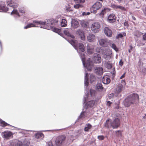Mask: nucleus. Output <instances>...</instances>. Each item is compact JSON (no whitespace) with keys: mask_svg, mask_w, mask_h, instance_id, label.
<instances>
[{"mask_svg":"<svg viewBox=\"0 0 146 146\" xmlns=\"http://www.w3.org/2000/svg\"><path fill=\"white\" fill-rule=\"evenodd\" d=\"M90 96L88 94V91L87 89L85 90V95L84 96L83 102L84 104L88 100Z\"/></svg>","mask_w":146,"mask_h":146,"instance_id":"obj_24","label":"nucleus"},{"mask_svg":"<svg viewBox=\"0 0 146 146\" xmlns=\"http://www.w3.org/2000/svg\"><path fill=\"white\" fill-rule=\"evenodd\" d=\"M99 44L101 46L106 47L108 45V42L107 39L106 38H102L98 41Z\"/></svg>","mask_w":146,"mask_h":146,"instance_id":"obj_10","label":"nucleus"},{"mask_svg":"<svg viewBox=\"0 0 146 146\" xmlns=\"http://www.w3.org/2000/svg\"><path fill=\"white\" fill-rule=\"evenodd\" d=\"M64 34L68 36H69L70 35V34L68 29H65L64 31Z\"/></svg>","mask_w":146,"mask_h":146,"instance_id":"obj_40","label":"nucleus"},{"mask_svg":"<svg viewBox=\"0 0 146 146\" xmlns=\"http://www.w3.org/2000/svg\"><path fill=\"white\" fill-rule=\"evenodd\" d=\"M108 9L107 8H104L101 11V14L102 15H104V14L106 13V10Z\"/></svg>","mask_w":146,"mask_h":146,"instance_id":"obj_46","label":"nucleus"},{"mask_svg":"<svg viewBox=\"0 0 146 146\" xmlns=\"http://www.w3.org/2000/svg\"><path fill=\"white\" fill-rule=\"evenodd\" d=\"M8 10V8L5 6V3L3 2H1L0 3V11L7 12Z\"/></svg>","mask_w":146,"mask_h":146,"instance_id":"obj_14","label":"nucleus"},{"mask_svg":"<svg viewBox=\"0 0 146 146\" xmlns=\"http://www.w3.org/2000/svg\"><path fill=\"white\" fill-rule=\"evenodd\" d=\"M143 118L144 119L146 118V113L145 114V115L143 117Z\"/></svg>","mask_w":146,"mask_h":146,"instance_id":"obj_64","label":"nucleus"},{"mask_svg":"<svg viewBox=\"0 0 146 146\" xmlns=\"http://www.w3.org/2000/svg\"><path fill=\"white\" fill-rule=\"evenodd\" d=\"M128 25V24L126 22H125L124 23V25L125 26L127 25Z\"/></svg>","mask_w":146,"mask_h":146,"instance_id":"obj_61","label":"nucleus"},{"mask_svg":"<svg viewBox=\"0 0 146 146\" xmlns=\"http://www.w3.org/2000/svg\"><path fill=\"white\" fill-rule=\"evenodd\" d=\"M82 14L83 16L87 15V14H86V13L85 12H82Z\"/></svg>","mask_w":146,"mask_h":146,"instance_id":"obj_58","label":"nucleus"},{"mask_svg":"<svg viewBox=\"0 0 146 146\" xmlns=\"http://www.w3.org/2000/svg\"><path fill=\"white\" fill-rule=\"evenodd\" d=\"M108 21L110 23L114 22L115 20L114 14H110L108 17Z\"/></svg>","mask_w":146,"mask_h":146,"instance_id":"obj_18","label":"nucleus"},{"mask_svg":"<svg viewBox=\"0 0 146 146\" xmlns=\"http://www.w3.org/2000/svg\"><path fill=\"white\" fill-rule=\"evenodd\" d=\"M143 39L144 40H146V33H145L143 36Z\"/></svg>","mask_w":146,"mask_h":146,"instance_id":"obj_52","label":"nucleus"},{"mask_svg":"<svg viewBox=\"0 0 146 146\" xmlns=\"http://www.w3.org/2000/svg\"><path fill=\"white\" fill-rule=\"evenodd\" d=\"M111 127L113 129H117L120 125L119 119L118 118H115L113 121H111Z\"/></svg>","mask_w":146,"mask_h":146,"instance_id":"obj_8","label":"nucleus"},{"mask_svg":"<svg viewBox=\"0 0 146 146\" xmlns=\"http://www.w3.org/2000/svg\"><path fill=\"white\" fill-rule=\"evenodd\" d=\"M96 87L98 89H102L103 88L102 84L100 83H98L96 85Z\"/></svg>","mask_w":146,"mask_h":146,"instance_id":"obj_39","label":"nucleus"},{"mask_svg":"<svg viewBox=\"0 0 146 146\" xmlns=\"http://www.w3.org/2000/svg\"><path fill=\"white\" fill-rule=\"evenodd\" d=\"M123 89V85L121 84H119L116 88V93L119 94L120 93Z\"/></svg>","mask_w":146,"mask_h":146,"instance_id":"obj_26","label":"nucleus"},{"mask_svg":"<svg viewBox=\"0 0 146 146\" xmlns=\"http://www.w3.org/2000/svg\"><path fill=\"white\" fill-rule=\"evenodd\" d=\"M100 27V23L98 22H96L92 24L91 28L93 32L96 33L99 31Z\"/></svg>","mask_w":146,"mask_h":146,"instance_id":"obj_6","label":"nucleus"},{"mask_svg":"<svg viewBox=\"0 0 146 146\" xmlns=\"http://www.w3.org/2000/svg\"><path fill=\"white\" fill-rule=\"evenodd\" d=\"M70 36L72 38H74V35H71L70 34Z\"/></svg>","mask_w":146,"mask_h":146,"instance_id":"obj_62","label":"nucleus"},{"mask_svg":"<svg viewBox=\"0 0 146 146\" xmlns=\"http://www.w3.org/2000/svg\"><path fill=\"white\" fill-rule=\"evenodd\" d=\"M118 9H119L122 10H125L124 7L120 5H118Z\"/></svg>","mask_w":146,"mask_h":146,"instance_id":"obj_48","label":"nucleus"},{"mask_svg":"<svg viewBox=\"0 0 146 146\" xmlns=\"http://www.w3.org/2000/svg\"><path fill=\"white\" fill-rule=\"evenodd\" d=\"M105 126L108 128H109L111 127V121H110V119H108L106 120L104 124Z\"/></svg>","mask_w":146,"mask_h":146,"instance_id":"obj_28","label":"nucleus"},{"mask_svg":"<svg viewBox=\"0 0 146 146\" xmlns=\"http://www.w3.org/2000/svg\"><path fill=\"white\" fill-rule=\"evenodd\" d=\"M144 12L145 14L146 15V8L145 9V11H144Z\"/></svg>","mask_w":146,"mask_h":146,"instance_id":"obj_63","label":"nucleus"},{"mask_svg":"<svg viewBox=\"0 0 146 146\" xmlns=\"http://www.w3.org/2000/svg\"><path fill=\"white\" fill-rule=\"evenodd\" d=\"M95 72L97 75H101L104 72L103 69L100 66H96L95 67Z\"/></svg>","mask_w":146,"mask_h":146,"instance_id":"obj_12","label":"nucleus"},{"mask_svg":"<svg viewBox=\"0 0 146 146\" xmlns=\"http://www.w3.org/2000/svg\"><path fill=\"white\" fill-rule=\"evenodd\" d=\"M66 138L65 136L64 135H61L58 136L56 140V143L57 145L60 146L65 141Z\"/></svg>","mask_w":146,"mask_h":146,"instance_id":"obj_9","label":"nucleus"},{"mask_svg":"<svg viewBox=\"0 0 146 146\" xmlns=\"http://www.w3.org/2000/svg\"><path fill=\"white\" fill-rule=\"evenodd\" d=\"M112 54V52L110 49L106 50H105V52L102 53L103 54H106V55L109 56L110 57H111Z\"/></svg>","mask_w":146,"mask_h":146,"instance_id":"obj_30","label":"nucleus"},{"mask_svg":"<svg viewBox=\"0 0 146 146\" xmlns=\"http://www.w3.org/2000/svg\"><path fill=\"white\" fill-rule=\"evenodd\" d=\"M102 3L97 1L90 8L91 13H96L97 11L101 8L102 7Z\"/></svg>","mask_w":146,"mask_h":146,"instance_id":"obj_5","label":"nucleus"},{"mask_svg":"<svg viewBox=\"0 0 146 146\" xmlns=\"http://www.w3.org/2000/svg\"><path fill=\"white\" fill-rule=\"evenodd\" d=\"M90 91L91 97L92 98H94L95 96V91L92 89H90Z\"/></svg>","mask_w":146,"mask_h":146,"instance_id":"obj_34","label":"nucleus"},{"mask_svg":"<svg viewBox=\"0 0 146 146\" xmlns=\"http://www.w3.org/2000/svg\"><path fill=\"white\" fill-rule=\"evenodd\" d=\"M116 135L117 136H120L121 135V131L120 130H118L115 131Z\"/></svg>","mask_w":146,"mask_h":146,"instance_id":"obj_44","label":"nucleus"},{"mask_svg":"<svg viewBox=\"0 0 146 146\" xmlns=\"http://www.w3.org/2000/svg\"><path fill=\"white\" fill-rule=\"evenodd\" d=\"M88 76V73H86L84 78V84L85 86H86V89L87 88V87L89 84Z\"/></svg>","mask_w":146,"mask_h":146,"instance_id":"obj_27","label":"nucleus"},{"mask_svg":"<svg viewBox=\"0 0 146 146\" xmlns=\"http://www.w3.org/2000/svg\"><path fill=\"white\" fill-rule=\"evenodd\" d=\"M96 102V101L94 100L89 101L86 103L85 108L87 109L89 108L93 107Z\"/></svg>","mask_w":146,"mask_h":146,"instance_id":"obj_11","label":"nucleus"},{"mask_svg":"<svg viewBox=\"0 0 146 146\" xmlns=\"http://www.w3.org/2000/svg\"><path fill=\"white\" fill-rule=\"evenodd\" d=\"M96 80V78L93 75H90V80L91 82L94 81Z\"/></svg>","mask_w":146,"mask_h":146,"instance_id":"obj_38","label":"nucleus"},{"mask_svg":"<svg viewBox=\"0 0 146 146\" xmlns=\"http://www.w3.org/2000/svg\"><path fill=\"white\" fill-rule=\"evenodd\" d=\"M114 96V94L113 93L110 94L109 95L108 97L109 99H111Z\"/></svg>","mask_w":146,"mask_h":146,"instance_id":"obj_49","label":"nucleus"},{"mask_svg":"<svg viewBox=\"0 0 146 146\" xmlns=\"http://www.w3.org/2000/svg\"><path fill=\"white\" fill-rule=\"evenodd\" d=\"M98 138L99 140H102L104 139L105 137L103 135H99L98 136Z\"/></svg>","mask_w":146,"mask_h":146,"instance_id":"obj_45","label":"nucleus"},{"mask_svg":"<svg viewBox=\"0 0 146 146\" xmlns=\"http://www.w3.org/2000/svg\"><path fill=\"white\" fill-rule=\"evenodd\" d=\"M67 22L65 19H62L60 22V25L62 27H64L66 26Z\"/></svg>","mask_w":146,"mask_h":146,"instance_id":"obj_29","label":"nucleus"},{"mask_svg":"<svg viewBox=\"0 0 146 146\" xmlns=\"http://www.w3.org/2000/svg\"><path fill=\"white\" fill-rule=\"evenodd\" d=\"M35 138L38 139V141H40L43 139L44 137V135L41 133H37L35 135Z\"/></svg>","mask_w":146,"mask_h":146,"instance_id":"obj_19","label":"nucleus"},{"mask_svg":"<svg viewBox=\"0 0 146 146\" xmlns=\"http://www.w3.org/2000/svg\"><path fill=\"white\" fill-rule=\"evenodd\" d=\"M118 5H117L115 4H112L111 5V7L114 9H117Z\"/></svg>","mask_w":146,"mask_h":146,"instance_id":"obj_47","label":"nucleus"},{"mask_svg":"<svg viewBox=\"0 0 146 146\" xmlns=\"http://www.w3.org/2000/svg\"><path fill=\"white\" fill-rule=\"evenodd\" d=\"M92 127V125L91 124L89 123L86 124L85 125V127L84 129V130L85 131H87L89 130Z\"/></svg>","mask_w":146,"mask_h":146,"instance_id":"obj_31","label":"nucleus"},{"mask_svg":"<svg viewBox=\"0 0 146 146\" xmlns=\"http://www.w3.org/2000/svg\"><path fill=\"white\" fill-rule=\"evenodd\" d=\"M139 100V96L137 94H132L127 97L124 101V104L126 107H129L134 104Z\"/></svg>","mask_w":146,"mask_h":146,"instance_id":"obj_3","label":"nucleus"},{"mask_svg":"<svg viewBox=\"0 0 146 146\" xmlns=\"http://www.w3.org/2000/svg\"><path fill=\"white\" fill-rule=\"evenodd\" d=\"M75 1H78V2L84 3L85 2L84 0H74Z\"/></svg>","mask_w":146,"mask_h":146,"instance_id":"obj_53","label":"nucleus"},{"mask_svg":"<svg viewBox=\"0 0 146 146\" xmlns=\"http://www.w3.org/2000/svg\"><path fill=\"white\" fill-rule=\"evenodd\" d=\"M123 61H122V60L121 59V60H120V61L119 62V66H121L123 65Z\"/></svg>","mask_w":146,"mask_h":146,"instance_id":"obj_51","label":"nucleus"},{"mask_svg":"<svg viewBox=\"0 0 146 146\" xmlns=\"http://www.w3.org/2000/svg\"><path fill=\"white\" fill-rule=\"evenodd\" d=\"M130 49H129L128 51L129 53L131 52V50H132L133 48V47L131 45H130L129 46Z\"/></svg>","mask_w":146,"mask_h":146,"instance_id":"obj_54","label":"nucleus"},{"mask_svg":"<svg viewBox=\"0 0 146 146\" xmlns=\"http://www.w3.org/2000/svg\"><path fill=\"white\" fill-rule=\"evenodd\" d=\"M105 66L108 69H110L112 68V65L111 64L107 62L105 64Z\"/></svg>","mask_w":146,"mask_h":146,"instance_id":"obj_36","label":"nucleus"},{"mask_svg":"<svg viewBox=\"0 0 146 146\" xmlns=\"http://www.w3.org/2000/svg\"><path fill=\"white\" fill-rule=\"evenodd\" d=\"M112 104V102L110 101H108L107 103V105L108 106L110 107L111 106V104Z\"/></svg>","mask_w":146,"mask_h":146,"instance_id":"obj_50","label":"nucleus"},{"mask_svg":"<svg viewBox=\"0 0 146 146\" xmlns=\"http://www.w3.org/2000/svg\"><path fill=\"white\" fill-rule=\"evenodd\" d=\"M125 73H124V74L122 75L120 77V78L121 79H122L123 78H124L125 76Z\"/></svg>","mask_w":146,"mask_h":146,"instance_id":"obj_56","label":"nucleus"},{"mask_svg":"<svg viewBox=\"0 0 146 146\" xmlns=\"http://www.w3.org/2000/svg\"><path fill=\"white\" fill-rule=\"evenodd\" d=\"M74 7L76 9H78L80 7H82V5L79 4H76L74 6Z\"/></svg>","mask_w":146,"mask_h":146,"instance_id":"obj_41","label":"nucleus"},{"mask_svg":"<svg viewBox=\"0 0 146 146\" xmlns=\"http://www.w3.org/2000/svg\"><path fill=\"white\" fill-rule=\"evenodd\" d=\"M76 33L79 35L81 39L84 40L85 39V36H84V33L83 31L81 30H78L76 32Z\"/></svg>","mask_w":146,"mask_h":146,"instance_id":"obj_21","label":"nucleus"},{"mask_svg":"<svg viewBox=\"0 0 146 146\" xmlns=\"http://www.w3.org/2000/svg\"><path fill=\"white\" fill-rule=\"evenodd\" d=\"M126 35V34L125 33H119L116 36V38L117 39H118L119 38H122L123 36Z\"/></svg>","mask_w":146,"mask_h":146,"instance_id":"obj_33","label":"nucleus"},{"mask_svg":"<svg viewBox=\"0 0 146 146\" xmlns=\"http://www.w3.org/2000/svg\"><path fill=\"white\" fill-rule=\"evenodd\" d=\"M87 51L89 54H92L94 51L93 46L91 45H88L87 46Z\"/></svg>","mask_w":146,"mask_h":146,"instance_id":"obj_22","label":"nucleus"},{"mask_svg":"<svg viewBox=\"0 0 146 146\" xmlns=\"http://www.w3.org/2000/svg\"><path fill=\"white\" fill-rule=\"evenodd\" d=\"M71 25L72 27L75 29L78 27L79 25V23L77 20L75 19H72Z\"/></svg>","mask_w":146,"mask_h":146,"instance_id":"obj_20","label":"nucleus"},{"mask_svg":"<svg viewBox=\"0 0 146 146\" xmlns=\"http://www.w3.org/2000/svg\"><path fill=\"white\" fill-rule=\"evenodd\" d=\"M0 121L1 123V125L3 127H5L7 125L11 126L9 124L2 120L1 119H0Z\"/></svg>","mask_w":146,"mask_h":146,"instance_id":"obj_32","label":"nucleus"},{"mask_svg":"<svg viewBox=\"0 0 146 146\" xmlns=\"http://www.w3.org/2000/svg\"><path fill=\"white\" fill-rule=\"evenodd\" d=\"M93 60L95 63H99L101 62V58L98 54H96L94 56Z\"/></svg>","mask_w":146,"mask_h":146,"instance_id":"obj_16","label":"nucleus"},{"mask_svg":"<svg viewBox=\"0 0 146 146\" xmlns=\"http://www.w3.org/2000/svg\"><path fill=\"white\" fill-rule=\"evenodd\" d=\"M132 17L133 20H135L136 18L134 16H132Z\"/></svg>","mask_w":146,"mask_h":146,"instance_id":"obj_60","label":"nucleus"},{"mask_svg":"<svg viewBox=\"0 0 146 146\" xmlns=\"http://www.w3.org/2000/svg\"><path fill=\"white\" fill-rule=\"evenodd\" d=\"M19 11L21 13H25V11L23 10H21V9H19Z\"/></svg>","mask_w":146,"mask_h":146,"instance_id":"obj_57","label":"nucleus"},{"mask_svg":"<svg viewBox=\"0 0 146 146\" xmlns=\"http://www.w3.org/2000/svg\"><path fill=\"white\" fill-rule=\"evenodd\" d=\"M34 22L39 25L37 27L40 28L51 30L56 33H58L60 31L59 29L54 27V21L53 19H48L44 21H36Z\"/></svg>","mask_w":146,"mask_h":146,"instance_id":"obj_2","label":"nucleus"},{"mask_svg":"<svg viewBox=\"0 0 146 146\" xmlns=\"http://www.w3.org/2000/svg\"><path fill=\"white\" fill-rule=\"evenodd\" d=\"M7 5L14 8L13 10L11 12V14H15L19 16V13L18 11L15 9L18 7L17 0H7Z\"/></svg>","mask_w":146,"mask_h":146,"instance_id":"obj_4","label":"nucleus"},{"mask_svg":"<svg viewBox=\"0 0 146 146\" xmlns=\"http://www.w3.org/2000/svg\"><path fill=\"white\" fill-rule=\"evenodd\" d=\"M2 135L3 137L6 139H8L12 135L11 132L9 131H5L3 132Z\"/></svg>","mask_w":146,"mask_h":146,"instance_id":"obj_17","label":"nucleus"},{"mask_svg":"<svg viewBox=\"0 0 146 146\" xmlns=\"http://www.w3.org/2000/svg\"><path fill=\"white\" fill-rule=\"evenodd\" d=\"M86 113L85 111L82 112L80 115L79 116V118H84L85 117V114Z\"/></svg>","mask_w":146,"mask_h":146,"instance_id":"obj_42","label":"nucleus"},{"mask_svg":"<svg viewBox=\"0 0 146 146\" xmlns=\"http://www.w3.org/2000/svg\"><path fill=\"white\" fill-rule=\"evenodd\" d=\"M29 143L25 144V143L19 141L17 139L14 140L11 143L12 146H25L28 145Z\"/></svg>","mask_w":146,"mask_h":146,"instance_id":"obj_7","label":"nucleus"},{"mask_svg":"<svg viewBox=\"0 0 146 146\" xmlns=\"http://www.w3.org/2000/svg\"><path fill=\"white\" fill-rule=\"evenodd\" d=\"M142 33L141 32H139L138 31H136L134 33V35L135 36H137V37H140Z\"/></svg>","mask_w":146,"mask_h":146,"instance_id":"obj_35","label":"nucleus"},{"mask_svg":"<svg viewBox=\"0 0 146 146\" xmlns=\"http://www.w3.org/2000/svg\"><path fill=\"white\" fill-rule=\"evenodd\" d=\"M110 46L114 50H115L116 52H117L118 51V49L117 48L116 46L114 44H112Z\"/></svg>","mask_w":146,"mask_h":146,"instance_id":"obj_37","label":"nucleus"},{"mask_svg":"<svg viewBox=\"0 0 146 146\" xmlns=\"http://www.w3.org/2000/svg\"><path fill=\"white\" fill-rule=\"evenodd\" d=\"M48 146H53L51 142H49L48 144Z\"/></svg>","mask_w":146,"mask_h":146,"instance_id":"obj_55","label":"nucleus"},{"mask_svg":"<svg viewBox=\"0 0 146 146\" xmlns=\"http://www.w3.org/2000/svg\"><path fill=\"white\" fill-rule=\"evenodd\" d=\"M33 21V23L36 24L35 25L33 24V23H31L29 24L26 26L24 27V28L25 29H27V28H29L30 27H38L37 26H39V25H38L36 23L34 22V21Z\"/></svg>","mask_w":146,"mask_h":146,"instance_id":"obj_25","label":"nucleus"},{"mask_svg":"<svg viewBox=\"0 0 146 146\" xmlns=\"http://www.w3.org/2000/svg\"><path fill=\"white\" fill-rule=\"evenodd\" d=\"M121 83H122L123 84H125V82L124 80H122L121 81Z\"/></svg>","mask_w":146,"mask_h":146,"instance_id":"obj_59","label":"nucleus"},{"mask_svg":"<svg viewBox=\"0 0 146 146\" xmlns=\"http://www.w3.org/2000/svg\"><path fill=\"white\" fill-rule=\"evenodd\" d=\"M95 38V36L93 34H89L87 36V40L89 42L93 41Z\"/></svg>","mask_w":146,"mask_h":146,"instance_id":"obj_23","label":"nucleus"},{"mask_svg":"<svg viewBox=\"0 0 146 146\" xmlns=\"http://www.w3.org/2000/svg\"><path fill=\"white\" fill-rule=\"evenodd\" d=\"M103 54V58H105V59H106V60H110L111 57H110V56H108V55H106V54Z\"/></svg>","mask_w":146,"mask_h":146,"instance_id":"obj_43","label":"nucleus"},{"mask_svg":"<svg viewBox=\"0 0 146 146\" xmlns=\"http://www.w3.org/2000/svg\"><path fill=\"white\" fill-rule=\"evenodd\" d=\"M69 42L77 50V52L79 53L84 67L85 68H86L87 70L91 71L93 67L92 63L90 60V58L86 61L85 60V54L83 53L84 51V46L83 44L82 43H80L78 44V47H77L75 46L74 41L72 40Z\"/></svg>","mask_w":146,"mask_h":146,"instance_id":"obj_1","label":"nucleus"},{"mask_svg":"<svg viewBox=\"0 0 146 146\" xmlns=\"http://www.w3.org/2000/svg\"><path fill=\"white\" fill-rule=\"evenodd\" d=\"M102 82L104 84H109L110 82L109 76L107 75L104 76L102 78Z\"/></svg>","mask_w":146,"mask_h":146,"instance_id":"obj_15","label":"nucleus"},{"mask_svg":"<svg viewBox=\"0 0 146 146\" xmlns=\"http://www.w3.org/2000/svg\"><path fill=\"white\" fill-rule=\"evenodd\" d=\"M104 32L106 35L108 37H111L112 35V31L108 27H106L104 28Z\"/></svg>","mask_w":146,"mask_h":146,"instance_id":"obj_13","label":"nucleus"}]
</instances>
